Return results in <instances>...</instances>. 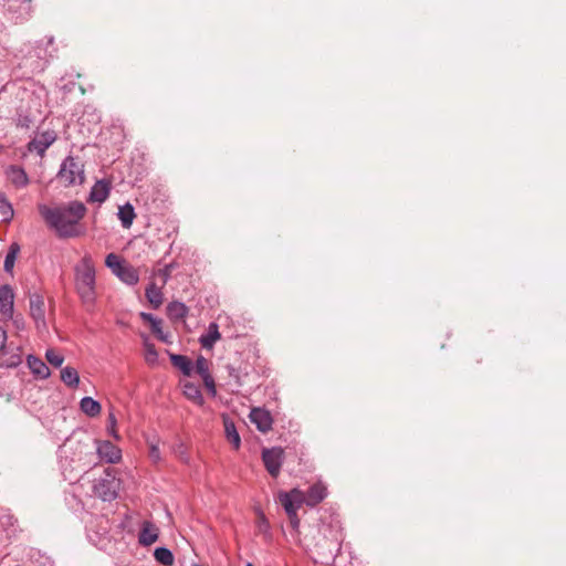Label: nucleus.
<instances>
[{"mask_svg":"<svg viewBox=\"0 0 566 566\" xmlns=\"http://www.w3.org/2000/svg\"><path fill=\"white\" fill-rule=\"evenodd\" d=\"M45 358L53 367H61L64 361V357L52 348L46 350Z\"/></svg>","mask_w":566,"mask_h":566,"instance_id":"34","label":"nucleus"},{"mask_svg":"<svg viewBox=\"0 0 566 566\" xmlns=\"http://www.w3.org/2000/svg\"><path fill=\"white\" fill-rule=\"evenodd\" d=\"M119 482L113 476L108 470L105 471V476L97 480L93 486L96 496L103 501H113L117 497Z\"/></svg>","mask_w":566,"mask_h":566,"instance_id":"5","label":"nucleus"},{"mask_svg":"<svg viewBox=\"0 0 566 566\" xmlns=\"http://www.w3.org/2000/svg\"><path fill=\"white\" fill-rule=\"evenodd\" d=\"M153 316H154L153 314L144 313V312L140 314V317L143 318V321L148 322V323L153 318Z\"/></svg>","mask_w":566,"mask_h":566,"instance_id":"46","label":"nucleus"},{"mask_svg":"<svg viewBox=\"0 0 566 566\" xmlns=\"http://www.w3.org/2000/svg\"><path fill=\"white\" fill-rule=\"evenodd\" d=\"M193 369L201 378L205 376L211 375L210 369H209V361L203 356H198V358L196 359Z\"/></svg>","mask_w":566,"mask_h":566,"instance_id":"33","label":"nucleus"},{"mask_svg":"<svg viewBox=\"0 0 566 566\" xmlns=\"http://www.w3.org/2000/svg\"><path fill=\"white\" fill-rule=\"evenodd\" d=\"M220 338L221 334L219 332V325L214 322H211L207 332L199 337V343L203 348L211 349L216 342Z\"/></svg>","mask_w":566,"mask_h":566,"instance_id":"17","label":"nucleus"},{"mask_svg":"<svg viewBox=\"0 0 566 566\" xmlns=\"http://www.w3.org/2000/svg\"><path fill=\"white\" fill-rule=\"evenodd\" d=\"M116 424H117V420H116L115 413L113 411H109L108 417H107V431L115 440H119L120 436L118 434V432L116 430Z\"/></svg>","mask_w":566,"mask_h":566,"instance_id":"35","label":"nucleus"},{"mask_svg":"<svg viewBox=\"0 0 566 566\" xmlns=\"http://www.w3.org/2000/svg\"><path fill=\"white\" fill-rule=\"evenodd\" d=\"M157 338L164 343H169V340H168L169 334H165L164 332L161 333V335L157 336Z\"/></svg>","mask_w":566,"mask_h":566,"instance_id":"47","label":"nucleus"},{"mask_svg":"<svg viewBox=\"0 0 566 566\" xmlns=\"http://www.w3.org/2000/svg\"><path fill=\"white\" fill-rule=\"evenodd\" d=\"M39 212L48 228L60 239L78 238L86 232L81 220L85 217L87 208L81 201L73 200L56 207L40 205Z\"/></svg>","mask_w":566,"mask_h":566,"instance_id":"1","label":"nucleus"},{"mask_svg":"<svg viewBox=\"0 0 566 566\" xmlns=\"http://www.w3.org/2000/svg\"><path fill=\"white\" fill-rule=\"evenodd\" d=\"M261 458L268 473L274 479L277 478L285 460L284 449L281 447L264 448Z\"/></svg>","mask_w":566,"mask_h":566,"instance_id":"4","label":"nucleus"},{"mask_svg":"<svg viewBox=\"0 0 566 566\" xmlns=\"http://www.w3.org/2000/svg\"><path fill=\"white\" fill-rule=\"evenodd\" d=\"M109 191H111V182L109 181H107L105 179L97 180L91 188L87 200L90 202L102 203L108 198Z\"/></svg>","mask_w":566,"mask_h":566,"instance_id":"14","label":"nucleus"},{"mask_svg":"<svg viewBox=\"0 0 566 566\" xmlns=\"http://www.w3.org/2000/svg\"><path fill=\"white\" fill-rule=\"evenodd\" d=\"M146 360L150 364H154L158 359V354L153 344H146Z\"/></svg>","mask_w":566,"mask_h":566,"instance_id":"38","label":"nucleus"},{"mask_svg":"<svg viewBox=\"0 0 566 566\" xmlns=\"http://www.w3.org/2000/svg\"><path fill=\"white\" fill-rule=\"evenodd\" d=\"M116 276L128 285H135L139 280L137 270L127 263L117 272Z\"/></svg>","mask_w":566,"mask_h":566,"instance_id":"22","label":"nucleus"},{"mask_svg":"<svg viewBox=\"0 0 566 566\" xmlns=\"http://www.w3.org/2000/svg\"><path fill=\"white\" fill-rule=\"evenodd\" d=\"M105 264L116 275L117 272L126 264V262L122 261L116 254L109 253L106 256Z\"/></svg>","mask_w":566,"mask_h":566,"instance_id":"32","label":"nucleus"},{"mask_svg":"<svg viewBox=\"0 0 566 566\" xmlns=\"http://www.w3.org/2000/svg\"><path fill=\"white\" fill-rule=\"evenodd\" d=\"M250 421L255 424L256 429L263 433L269 432L272 429L273 418L264 408H253L250 411Z\"/></svg>","mask_w":566,"mask_h":566,"instance_id":"8","label":"nucleus"},{"mask_svg":"<svg viewBox=\"0 0 566 566\" xmlns=\"http://www.w3.org/2000/svg\"><path fill=\"white\" fill-rule=\"evenodd\" d=\"M174 268H175L174 263H170V264L165 265L164 269L160 270V275L163 276L165 283L169 280Z\"/></svg>","mask_w":566,"mask_h":566,"instance_id":"39","label":"nucleus"},{"mask_svg":"<svg viewBox=\"0 0 566 566\" xmlns=\"http://www.w3.org/2000/svg\"><path fill=\"white\" fill-rule=\"evenodd\" d=\"M158 539V528L149 521L143 523L138 542L143 546H150Z\"/></svg>","mask_w":566,"mask_h":566,"instance_id":"16","label":"nucleus"},{"mask_svg":"<svg viewBox=\"0 0 566 566\" xmlns=\"http://www.w3.org/2000/svg\"><path fill=\"white\" fill-rule=\"evenodd\" d=\"M245 566H253L251 563H248Z\"/></svg>","mask_w":566,"mask_h":566,"instance_id":"48","label":"nucleus"},{"mask_svg":"<svg viewBox=\"0 0 566 566\" xmlns=\"http://www.w3.org/2000/svg\"><path fill=\"white\" fill-rule=\"evenodd\" d=\"M81 410L88 417H96L101 413V403L92 397H83L80 401Z\"/></svg>","mask_w":566,"mask_h":566,"instance_id":"24","label":"nucleus"},{"mask_svg":"<svg viewBox=\"0 0 566 566\" xmlns=\"http://www.w3.org/2000/svg\"><path fill=\"white\" fill-rule=\"evenodd\" d=\"M61 380L70 388H76L80 384V376L74 367L66 366L61 369Z\"/></svg>","mask_w":566,"mask_h":566,"instance_id":"27","label":"nucleus"},{"mask_svg":"<svg viewBox=\"0 0 566 566\" xmlns=\"http://www.w3.org/2000/svg\"><path fill=\"white\" fill-rule=\"evenodd\" d=\"M155 559L164 566H171L174 564V554L167 547H157L154 552Z\"/></svg>","mask_w":566,"mask_h":566,"instance_id":"30","label":"nucleus"},{"mask_svg":"<svg viewBox=\"0 0 566 566\" xmlns=\"http://www.w3.org/2000/svg\"><path fill=\"white\" fill-rule=\"evenodd\" d=\"M56 177L65 187L82 185L85 181L84 165L78 158L67 156L62 161Z\"/></svg>","mask_w":566,"mask_h":566,"instance_id":"3","label":"nucleus"},{"mask_svg":"<svg viewBox=\"0 0 566 566\" xmlns=\"http://www.w3.org/2000/svg\"><path fill=\"white\" fill-rule=\"evenodd\" d=\"M19 252L20 245L17 242L11 243L3 264V269L7 273H12Z\"/></svg>","mask_w":566,"mask_h":566,"instance_id":"28","label":"nucleus"},{"mask_svg":"<svg viewBox=\"0 0 566 566\" xmlns=\"http://www.w3.org/2000/svg\"><path fill=\"white\" fill-rule=\"evenodd\" d=\"M7 176L10 182L17 188L22 189L25 188L29 182V176L23 167L18 165H11L7 169Z\"/></svg>","mask_w":566,"mask_h":566,"instance_id":"12","label":"nucleus"},{"mask_svg":"<svg viewBox=\"0 0 566 566\" xmlns=\"http://www.w3.org/2000/svg\"><path fill=\"white\" fill-rule=\"evenodd\" d=\"M45 41V46H51L54 44V36L50 35L46 36L44 40L41 41V44Z\"/></svg>","mask_w":566,"mask_h":566,"instance_id":"44","label":"nucleus"},{"mask_svg":"<svg viewBox=\"0 0 566 566\" xmlns=\"http://www.w3.org/2000/svg\"><path fill=\"white\" fill-rule=\"evenodd\" d=\"M224 368L228 373V376L233 379V384L237 387H242L245 384V377H248L250 374L248 364H240L239 366L227 364Z\"/></svg>","mask_w":566,"mask_h":566,"instance_id":"15","label":"nucleus"},{"mask_svg":"<svg viewBox=\"0 0 566 566\" xmlns=\"http://www.w3.org/2000/svg\"><path fill=\"white\" fill-rule=\"evenodd\" d=\"M117 216L122 222V226L126 229L130 228L136 217L134 207L127 202L120 206Z\"/></svg>","mask_w":566,"mask_h":566,"instance_id":"25","label":"nucleus"},{"mask_svg":"<svg viewBox=\"0 0 566 566\" xmlns=\"http://www.w3.org/2000/svg\"><path fill=\"white\" fill-rule=\"evenodd\" d=\"M289 520L292 528L297 531L300 527V518L297 513H294V515H289Z\"/></svg>","mask_w":566,"mask_h":566,"instance_id":"40","label":"nucleus"},{"mask_svg":"<svg viewBox=\"0 0 566 566\" xmlns=\"http://www.w3.org/2000/svg\"><path fill=\"white\" fill-rule=\"evenodd\" d=\"M14 312V292L9 284L0 286V314L4 319H11Z\"/></svg>","mask_w":566,"mask_h":566,"instance_id":"7","label":"nucleus"},{"mask_svg":"<svg viewBox=\"0 0 566 566\" xmlns=\"http://www.w3.org/2000/svg\"><path fill=\"white\" fill-rule=\"evenodd\" d=\"M202 381H203L205 387L207 388L208 392L210 394V396L216 397L217 389H216V382H214L212 375L202 377Z\"/></svg>","mask_w":566,"mask_h":566,"instance_id":"36","label":"nucleus"},{"mask_svg":"<svg viewBox=\"0 0 566 566\" xmlns=\"http://www.w3.org/2000/svg\"><path fill=\"white\" fill-rule=\"evenodd\" d=\"M223 424L227 440L232 444L234 450H239L241 447V439L234 422L229 417H224Z\"/></svg>","mask_w":566,"mask_h":566,"instance_id":"18","label":"nucleus"},{"mask_svg":"<svg viewBox=\"0 0 566 566\" xmlns=\"http://www.w3.org/2000/svg\"><path fill=\"white\" fill-rule=\"evenodd\" d=\"M304 495V503L310 507H314L327 496V489L322 483H315L308 488Z\"/></svg>","mask_w":566,"mask_h":566,"instance_id":"13","label":"nucleus"},{"mask_svg":"<svg viewBox=\"0 0 566 566\" xmlns=\"http://www.w3.org/2000/svg\"><path fill=\"white\" fill-rule=\"evenodd\" d=\"M150 328H153L155 325L161 324V319L157 318L156 316H153V318L149 321Z\"/></svg>","mask_w":566,"mask_h":566,"instance_id":"45","label":"nucleus"},{"mask_svg":"<svg viewBox=\"0 0 566 566\" xmlns=\"http://www.w3.org/2000/svg\"><path fill=\"white\" fill-rule=\"evenodd\" d=\"M171 364L178 368L185 376H190L193 371L192 361L185 355L171 354Z\"/></svg>","mask_w":566,"mask_h":566,"instance_id":"21","label":"nucleus"},{"mask_svg":"<svg viewBox=\"0 0 566 566\" xmlns=\"http://www.w3.org/2000/svg\"><path fill=\"white\" fill-rule=\"evenodd\" d=\"M145 296L155 310L159 308L163 304V292L155 283H150L146 287Z\"/></svg>","mask_w":566,"mask_h":566,"instance_id":"23","label":"nucleus"},{"mask_svg":"<svg viewBox=\"0 0 566 566\" xmlns=\"http://www.w3.org/2000/svg\"><path fill=\"white\" fill-rule=\"evenodd\" d=\"M97 453L107 463H117L122 459V451L111 441H102L97 446Z\"/></svg>","mask_w":566,"mask_h":566,"instance_id":"11","label":"nucleus"},{"mask_svg":"<svg viewBox=\"0 0 566 566\" xmlns=\"http://www.w3.org/2000/svg\"><path fill=\"white\" fill-rule=\"evenodd\" d=\"M28 366L31 371L41 379H45L50 376V369L46 364L33 355L28 356Z\"/></svg>","mask_w":566,"mask_h":566,"instance_id":"20","label":"nucleus"},{"mask_svg":"<svg viewBox=\"0 0 566 566\" xmlns=\"http://www.w3.org/2000/svg\"><path fill=\"white\" fill-rule=\"evenodd\" d=\"M75 289L86 306H93L96 301L95 266L90 255H84L74 268Z\"/></svg>","mask_w":566,"mask_h":566,"instance_id":"2","label":"nucleus"},{"mask_svg":"<svg viewBox=\"0 0 566 566\" xmlns=\"http://www.w3.org/2000/svg\"><path fill=\"white\" fill-rule=\"evenodd\" d=\"M256 526H258L259 532L261 534H263V536L266 541L272 539L271 525H270L266 516L262 512L259 513Z\"/></svg>","mask_w":566,"mask_h":566,"instance_id":"31","label":"nucleus"},{"mask_svg":"<svg viewBox=\"0 0 566 566\" xmlns=\"http://www.w3.org/2000/svg\"><path fill=\"white\" fill-rule=\"evenodd\" d=\"M0 216L2 222H10L14 216L12 203L4 195H0Z\"/></svg>","mask_w":566,"mask_h":566,"instance_id":"29","label":"nucleus"},{"mask_svg":"<svg viewBox=\"0 0 566 566\" xmlns=\"http://www.w3.org/2000/svg\"><path fill=\"white\" fill-rule=\"evenodd\" d=\"M184 395L198 406H202L205 403L202 392L198 385L186 382L184 385Z\"/></svg>","mask_w":566,"mask_h":566,"instance_id":"26","label":"nucleus"},{"mask_svg":"<svg viewBox=\"0 0 566 566\" xmlns=\"http://www.w3.org/2000/svg\"><path fill=\"white\" fill-rule=\"evenodd\" d=\"M30 315L34 319L36 327H45V308H44V300L40 294H32L30 296Z\"/></svg>","mask_w":566,"mask_h":566,"instance_id":"9","label":"nucleus"},{"mask_svg":"<svg viewBox=\"0 0 566 566\" xmlns=\"http://www.w3.org/2000/svg\"><path fill=\"white\" fill-rule=\"evenodd\" d=\"M166 312H167V316L171 321L177 322V321L184 319L188 315L189 308L186 306L185 303L174 301L167 305Z\"/></svg>","mask_w":566,"mask_h":566,"instance_id":"19","label":"nucleus"},{"mask_svg":"<svg viewBox=\"0 0 566 566\" xmlns=\"http://www.w3.org/2000/svg\"><path fill=\"white\" fill-rule=\"evenodd\" d=\"M56 140V134L53 130H45L39 137L31 140L28 145L30 151L34 150L43 156L46 149Z\"/></svg>","mask_w":566,"mask_h":566,"instance_id":"10","label":"nucleus"},{"mask_svg":"<svg viewBox=\"0 0 566 566\" xmlns=\"http://www.w3.org/2000/svg\"><path fill=\"white\" fill-rule=\"evenodd\" d=\"M150 457L156 461L160 459V452L157 446L150 447Z\"/></svg>","mask_w":566,"mask_h":566,"instance_id":"42","label":"nucleus"},{"mask_svg":"<svg viewBox=\"0 0 566 566\" xmlns=\"http://www.w3.org/2000/svg\"><path fill=\"white\" fill-rule=\"evenodd\" d=\"M15 2H22V4H24L23 9H24L25 13L28 15L31 14L32 8H31L30 3L32 2V0H7V6H8L9 11H13Z\"/></svg>","mask_w":566,"mask_h":566,"instance_id":"37","label":"nucleus"},{"mask_svg":"<svg viewBox=\"0 0 566 566\" xmlns=\"http://www.w3.org/2000/svg\"><path fill=\"white\" fill-rule=\"evenodd\" d=\"M7 342V332L0 326V352L4 348Z\"/></svg>","mask_w":566,"mask_h":566,"instance_id":"41","label":"nucleus"},{"mask_svg":"<svg viewBox=\"0 0 566 566\" xmlns=\"http://www.w3.org/2000/svg\"><path fill=\"white\" fill-rule=\"evenodd\" d=\"M151 332L157 336L161 335L163 333V328H161V324L159 325H155L153 328H150Z\"/></svg>","mask_w":566,"mask_h":566,"instance_id":"43","label":"nucleus"},{"mask_svg":"<svg viewBox=\"0 0 566 566\" xmlns=\"http://www.w3.org/2000/svg\"><path fill=\"white\" fill-rule=\"evenodd\" d=\"M304 492L298 489H293L290 492H281L279 501L284 507L286 515H294L298 509L304 504Z\"/></svg>","mask_w":566,"mask_h":566,"instance_id":"6","label":"nucleus"}]
</instances>
